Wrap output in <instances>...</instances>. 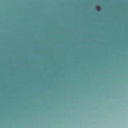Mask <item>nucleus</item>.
<instances>
[{"instance_id": "obj_1", "label": "nucleus", "mask_w": 128, "mask_h": 128, "mask_svg": "<svg viewBox=\"0 0 128 128\" xmlns=\"http://www.w3.org/2000/svg\"><path fill=\"white\" fill-rule=\"evenodd\" d=\"M97 8H98V10H100V9L99 8H98V7H97Z\"/></svg>"}]
</instances>
